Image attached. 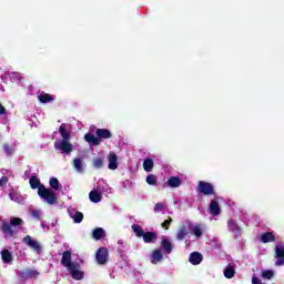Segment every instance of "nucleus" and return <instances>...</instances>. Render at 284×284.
Returning <instances> with one entry per match:
<instances>
[{
	"instance_id": "1",
	"label": "nucleus",
	"mask_w": 284,
	"mask_h": 284,
	"mask_svg": "<svg viewBox=\"0 0 284 284\" xmlns=\"http://www.w3.org/2000/svg\"><path fill=\"white\" fill-rule=\"evenodd\" d=\"M29 183L32 190L38 189V194L44 203H48L49 205H54V203H57V193L52 191V189H47L44 185H41V182H39L37 176H31Z\"/></svg>"
},
{
	"instance_id": "2",
	"label": "nucleus",
	"mask_w": 284,
	"mask_h": 284,
	"mask_svg": "<svg viewBox=\"0 0 284 284\" xmlns=\"http://www.w3.org/2000/svg\"><path fill=\"white\" fill-rule=\"evenodd\" d=\"M103 192L110 193L111 189L103 182V180H100L98 182V185L93 187V190L89 193V199L91 203H101V194Z\"/></svg>"
},
{
	"instance_id": "3",
	"label": "nucleus",
	"mask_w": 284,
	"mask_h": 284,
	"mask_svg": "<svg viewBox=\"0 0 284 284\" xmlns=\"http://www.w3.org/2000/svg\"><path fill=\"white\" fill-rule=\"evenodd\" d=\"M131 229L134 232L135 236H138L139 239H143L144 243H152V241L156 239V233L154 232L145 233V231H143V227H141V225L139 224H133Z\"/></svg>"
},
{
	"instance_id": "4",
	"label": "nucleus",
	"mask_w": 284,
	"mask_h": 284,
	"mask_svg": "<svg viewBox=\"0 0 284 284\" xmlns=\"http://www.w3.org/2000/svg\"><path fill=\"white\" fill-rule=\"evenodd\" d=\"M22 220L19 217H13L10 221V224L8 222H3L2 224V232L7 239H10L14 236V230L18 227V225H21Z\"/></svg>"
},
{
	"instance_id": "5",
	"label": "nucleus",
	"mask_w": 284,
	"mask_h": 284,
	"mask_svg": "<svg viewBox=\"0 0 284 284\" xmlns=\"http://www.w3.org/2000/svg\"><path fill=\"white\" fill-rule=\"evenodd\" d=\"M54 148L62 154H72V150H74V146L72 143H70V140H55Z\"/></svg>"
},
{
	"instance_id": "6",
	"label": "nucleus",
	"mask_w": 284,
	"mask_h": 284,
	"mask_svg": "<svg viewBox=\"0 0 284 284\" xmlns=\"http://www.w3.org/2000/svg\"><path fill=\"white\" fill-rule=\"evenodd\" d=\"M71 278H74V281H82L83 276H85V273L81 271V265L79 263L73 264L71 267L68 268Z\"/></svg>"
},
{
	"instance_id": "7",
	"label": "nucleus",
	"mask_w": 284,
	"mask_h": 284,
	"mask_svg": "<svg viewBox=\"0 0 284 284\" xmlns=\"http://www.w3.org/2000/svg\"><path fill=\"white\" fill-rule=\"evenodd\" d=\"M22 241L26 245H28V247L33 250V252H37L38 254L41 253V244L39 243V241L32 239V236L27 235L23 237Z\"/></svg>"
},
{
	"instance_id": "8",
	"label": "nucleus",
	"mask_w": 284,
	"mask_h": 284,
	"mask_svg": "<svg viewBox=\"0 0 284 284\" xmlns=\"http://www.w3.org/2000/svg\"><path fill=\"white\" fill-rule=\"evenodd\" d=\"M110 254L105 247H100L95 254V261L99 265H105L108 263Z\"/></svg>"
},
{
	"instance_id": "9",
	"label": "nucleus",
	"mask_w": 284,
	"mask_h": 284,
	"mask_svg": "<svg viewBox=\"0 0 284 284\" xmlns=\"http://www.w3.org/2000/svg\"><path fill=\"white\" fill-rule=\"evenodd\" d=\"M197 187L201 194H204L205 196L214 194V186L205 181H200Z\"/></svg>"
},
{
	"instance_id": "10",
	"label": "nucleus",
	"mask_w": 284,
	"mask_h": 284,
	"mask_svg": "<svg viewBox=\"0 0 284 284\" xmlns=\"http://www.w3.org/2000/svg\"><path fill=\"white\" fill-rule=\"evenodd\" d=\"M275 258H277V260L275 261V265H276L277 267H281V266L284 265V246L281 245V244H277V245L275 246Z\"/></svg>"
},
{
	"instance_id": "11",
	"label": "nucleus",
	"mask_w": 284,
	"mask_h": 284,
	"mask_svg": "<svg viewBox=\"0 0 284 284\" xmlns=\"http://www.w3.org/2000/svg\"><path fill=\"white\" fill-rule=\"evenodd\" d=\"M61 263L64 267H67V270H70L71 266L77 265V262H72V254L70 251H65L62 254Z\"/></svg>"
},
{
	"instance_id": "12",
	"label": "nucleus",
	"mask_w": 284,
	"mask_h": 284,
	"mask_svg": "<svg viewBox=\"0 0 284 284\" xmlns=\"http://www.w3.org/2000/svg\"><path fill=\"white\" fill-rule=\"evenodd\" d=\"M108 161H109V170H116L119 168V158L116 156V153L111 152L108 155Z\"/></svg>"
},
{
	"instance_id": "13",
	"label": "nucleus",
	"mask_w": 284,
	"mask_h": 284,
	"mask_svg": "<svg viewBox=\"0 0 284 284\" xmlns=\"http://www.w3.org/2000/svg\"><path fill=\"white\" fill-rule=\"evenodd\" d=\"M192 234L195 235L196 239H201L203 236V233L205 232V225L204 224H193L190 227Z\"/></svg>"
},
{
	"instance_id": "14",
	"label": "nucleus",
	"mask_w": 284,
	"mask_h": 284,
	"mask_svg": "<svg viewBox=\"0 0 284 284\" xmlns=\"http://www.w3.org/2000/svg\"><path fill=\"white\" fill-rule=\"evenodd\" d=\"M73 168L75 172L79 174H83L85 172V162H83V159L81 158H75L73 160Z\"/></svg>"
},
{
	"instance_id": "15",
	"label": "nucleus",
	"mask_w": 284,
	"mask_h": 284,
	"mask_svg": "<svg viewBox=\"0 0 284 284\" xmlns=\"http://www.w3.org/2000/svg\"><path fill=\"white\" fill-rule=\"evenodd\" d=\"M59 132L62 139L60 141H70V125L61 124L59 128Z\"/></svg>"
},
{
	"instance_id": "16",
	"label": "nucleus",
	"mask_w": 284,
	"mask_h": 284,
	"mask_svg": "<svg viewBox=\"0 0 284 284\" xmlns=\"http://www.w3.org/2000/svg\"><path fill=\"white\" fill-rule=\"evenodd\" d=\"M227 230L234 236H239L241 234V227H239V224H236V222H234V220H229L227 221Z\"/></svg>"
},
{
	"instance_id": "17",
	"label": "nucleus",
	"mask_w": 284,
	"mask_h": 284,
	"mask_svg": "<svg viewBox=\"0 0 284 284\" xmlns=\"http://www.w3.org/2000/svg\"><path fill=\"white\" fill-rule=\"evenodd\" d=\"M84 141H87L89 145H101V139H99L98 135H94L92 133H87L84 135Z\"/></svg>"
},
{
	"instance_id": "18",
	"label": "nucleus",
	"mask_w": 284,
	"mask_h": 284,
	"mask_svg": "<svg viewBox=\"0 0 284 284\" xmlns=\"http://www.w3.org/2000/svg\"><path fill=\"white\" fill-rule=\"evenodd\" d=\"M189 261L192 265H201L203 261V255L199 252H193L190 254Z\"/></svg>"
},
{
	"instance_id": "19",
	"label": "nucleus",
	"mask_w": 284,
	"mask_h": 284,
	"mask_svg": "<svg viewBox=\"0 0 284 284\" xmlns=\"http://www.w3.org/2000/svg\"><path fill=\"white\" fill-rule=\"evenodd\" d=\"M161 261H163V252L158 248L151 254V263L152 265H158Z\"/></svg>"
},
{
	"instance_id": "20",
	"label": "nucleus",
	"mask_w": 284,
	"mask_h": 284,
	"mask_svg": "<svg viewBox=\"0 0 284 284\" xmlns=\"http://www.w3.org/2000/svg\"><path fill=\"white\" fill-rule=\"evenodd\" d=\"M68 212L70 217L74 221V223H81V221H83V213L74 209H69Z\"/></svg>"
},
{
	"instance_id": "21",
	"label": "nucleus",
	"mask_w": 284,
	"mask_h": 284,
	"mask_svg": "<svg viewBox=\"0 0 284 284\" xmlns=\"http://www.w3.org/2000/svg\"><path fill=\"white\" fill-rule=\"evenodd\" d=\"M223 274L225 278H234V276L236 275V267L232 264H229L224 267Z\"/></svg>"
},
{
	"instance_id": "22",
	"label": "nucleus",
	"mask_w": 284,
	"mask_h": 284,
	"mask_svg": "<svg viewBox=\"0 0 284 284\" xmlns=\"http://www.w3.org/2000/svg\"><path fill=\"white\" fill-rule=\"evenodd\" d=\"M166 185L170 187H181V185H183V180L179 176H171L168 180Z\"/></svg>"
},
{
	"instance_id": "23",
	"label": "nucleus",
	"mask_w": 284,
	"mask_h": 284,
	"mask_svg": "<svg viewBox=\"0 0 284 284\" xmlns=\"http://www.w3.org/2000/svg\"><path fill=\"white\" fill-rule=\"evenodd\" d=\"M260 241L262 243H274V241H276V236L273 232H266L260 236Z\"/></svg>"
},
{
	"instance_id": "24",
	"label": "nucleus",
	"mask_w": 284,
	"mask_h": 284,
	"mask_svg": "<svg viewBox=\"0 0 284 284\" xmlns=\"http://www.w3.org/2000/svg\"><path fill=\"white\" fill-rule=\"evenodd\" d=\"M38 101H40V103H52V101H54V95L41 92L38 94Z\"/></svg>"
},
{
	"instance_id": "25",
	"label": "nucleus",
	"mask_w": 284,
	"mask_h": 284,
	"mask_svg": "<svg viewBox=\"0 0 284 284\" xmlns=\"http://www.w3.org/2000/svg\"><path fill=\"white\" fill-rule=\"evenodd\" d=\"M209 212L213 216H219V214H221V207L219 206V202L212 201L209 206Z\"/></svg>"
},
{
	"instance_id": "26",
	"label": "nucleus",
	"mask_w": 284,
	"mask_h": 284,
	"mask_svg": "<svg viewBox=\"0 0 284 284\" xmlns=\"http://www.w3.org/2000/svg\"><path fill=\"white\" fill-rule=\"evenodd\" d=\"M187 234H190V226H185V225L181 226L176 233L178 241H183V239H185Z\"/></svg>"
},
{
	"instance_id": "27",
	"label": "nucleus",
	"mask_w": 284,
	"mask_h": 284,
	"mask_svg": "<svg viewBox=\"0 0 284 284\" xmlns=\"http://www.w3.org/2000/svg\"><path fill=\"white\" fill-rule=\"evenodd\" d=\"M95 134L99 139H112V133L108 129H98Z\"/></svg>"
},
{
	"instance_id": "28",
	"label": "nucleus",
	"mask_w": 284,
	"mask_h": 284,
	"mask_svg": "<svg viewBox=\"0 0 284 284\" xmlns=\"http://www.w3.org/2000/svg\"><path fill=\"white\" fill-rule=\"evenodd\" d=\"M161 246L166 252V254H170L172 252V242L168 240L166 237L162 239Z\"/></svg>"
},
{
	"instance_id": "29",
	"label": "nucleus",
	"mask_w": 284,
	"mask_h": 284,
	"mask_svg": "<svg viewBox=\"0 0 284 284\" xmlns=\"http://www.w3.org/2000/svg\"><path fill=\"white\" fill-rule=\"evenodd\" d=\"M261 276L264 278V281H272V278L275 276V272L274 270H263Z\"/></svg>"
},
{
	"instance_id": "30",
	"label": "nucleus",
	"mask_w": 284,
	"mask_h": 284,
	"mask_svg": "<svg viewBox=\"0 0 284 284\" xmlns=\"http://www.w3.org/2000/svg\"><path fill=\"white\" fill-rule=\"evenodd\" d=\"M1 257H2L3 263H12V261H13L12 253H10V251H8V250H2Z\"/></svg>"
},
{
	"instance_id": "31",
	"label": "nucleus",
	"mask_w": 284,
	"mask_h": 284,
	"mask_svg": "<svg viewBox=\"0 0 284 284\" xmlns=\"http://www.w3.org/2000/svg\"><path fill=\"white\" fill-rule=\"evenodd\" d=\"M9 196L14 203H23L26 201V197L19 193H10Z\"/></svg>"
},
{
	"instance_id": "32",
	"label": "nucleus",
	"mask_w": 284,
	"mask_h": 284,
	"mask_svg": "<svg viewBox=\"0 0 284 284\" xmlns=\"http://www.w3.org/2000/svg\"><path fill=\"white\" fill-rule=\"evenodd\" d=\"M154 168V161L152 159H145L143 162V169L145 172H152V169Z\"/></svg>"
},
{
	"instance_id": "33",
	"label": "nucleus",
	"mask_w": 284,
	"mask_h": 284,
	"mask_svg": "<svg viewBox=\"0 0 284 284\" xmlns=\"http://www.w3.org/2000/svg\"><path fill=\"white\" fill-rule=\"evenodd\" d=\"M103 234H105V231L103 229H101V227H98V229L93 230V232H92V236L97 241L101 240Z\"/></svg>"
},
{
	"instance_id": "34",
	"label": "nucleus",
	"mask_w": 284,
	"mask_h": 284,
	"mask_svg": "<svg viewBox=\"0 0 284 284\" xmlns=\"http://www.w3.org/2000/svg\"><path fill=\"white\" fill-rule=\"evenodd\" d=\"M93 168H95V170H101V168H103V159L95 158L93 160Z\"/></svg>"
},
{
	"instance_id": "35",
	"label": "nucleus",
	"mask_w": 284,
	"mask_h": 284,
	"mask_svg": "<svg viewBox=\"0 0 284 284\" xmlns=\"http://www.w3.org/2000/svg\"><path fill=\"white\" fill-rule=\"evenodd\" d=\"M49 183L52 190H59V180L57 178H51Z\"/></svg>"
},
{
	"instance_id": "36",
	"label": "nucleus",
	"mask_w": 284,
	"mask_h": 284,
	"mask_svg": "<svg viewBox=\"0 0 284 284\" xmlns=\"http://www.w3.org/2000/svg\"><path fill=\"white\" fill-rule=\"evenodd\" d=\"M146 183L149 185H156V176L153 174H150L146 176Z\"/></svg>"
},
{
	"instance_id": "37",
	"label": "nucleus",
	"mask_w": 284,
	"mask_h": 284,
	"mask_svg": "<svg viewBox=\"0 0 284 284\" xmlns=\"http://www.w3.org/2000/svg\"><path fill=\"white\" fill-rule=\"evenodd\" d=\"M164 207H165V204L156 203L155 207H154V212H156L159 214L160 212H163Z\"/></svg>"
},
{
	"instance_id": "38",
	"label": "nucleus",
	"mask_w": 284,
	"mask_h": 284,
	"mask_svg": "<svg viewBox=\"0 0 284 284\" xmlns=\"http://www.w3.org/2000/svg\"><path fill=\"white\" fill-rule=\"evenodd\" d=\"M3 151L6 152V154H14V149H12V146L8 144L3 145Z\"/></svg>"
},
{
	"instance_id": "39",
	"label": "nucleus",
	"mask_w": 284,
	"mask_h": 284,
	"mask_svg": "<svg viewBox=\"0 0 284 284\" xmlns=\"http://www.w3.org/2000/svg\"><path fill=\"white\" fill-rule=\"evenodd\" d=\"M172 223V217H169L168 220H165L163 223H162V227L164 230H168L170 227V224Z\"/></svg>"
},
{
	"instance_id": "40",
	"label": "nucleus",
	"mask_w": 284,
	"mask_h": 284,
	"mask_svg": "<svg viewBox=\"0 0 284 284\" xmlns=\"http://www.w3.org/2000/svg\"><path fill=\"white\" fill-rule=\"evenodd\" d=\"M8 183V176H2L0 179V187H3Z\"/></svg>"
},
{
	"instance_id": "41",
	"label": "nucleus",
	"mask_w": 284,
	"mask_h": 284,
	"mask_svg": "<svg viewBox=\"0 0 284 284\" xmlns=\"http://www.w3.org/2000/svg\"><path fill=\"white\" fill-rule=\"evenodd\" d=\"M32 217H33V219H38V220H41V211H33V212H32Z\"/></svg>"
},
{
	"instance_id": "42",
	"label": "nucleus",
	"mask_w": 284,
	"mask_h": 284,
	"mask_svg": "<svg viewBox=\"0 0 284 284\" xmlns=\"http://www.w3.org/2000/svg\"><path fill=\"white\" fill-rule=\"evenodd\" d=\"M252 284H263V282L258 277H253L252 278Z\"/></svg>"
},
{
	"instance_id": "43",
	"label": "nucleus",
	"mask_w": 284,
	"mask_h": 284,
	"mask_svg": "<svg viewBox=\"0 0 284 284\" xmlns=\"http://www.w3.org/2000/svg\"><path fill=\"white\" fill-rule=\"evenodd\" d=\"M0 114H6V108H3V105L0 104Z\"/></svg>"
},
{
	"instance_id": "44",
	"label": "nucleus",
	"mask_w": 284,
	"mask_h": 284,
	"mask_svg": "<svg viewBox=\"0 0 284 284\" xmlns=\"http://www.w3.org/2000/svg\"><path fill=\"white\" fill-rule=\"evenodd\" d=\"M16 78L19 79V73H16Z\"/></svg>"
},
{
	"instance_id": "45",
	"label": "nucleus",
	"mask_w": 284,
	"mask_h": 284,
	"mask_svg": "<svg viewBox=\"0 0 284 284\" xmlns=\"http://www.w3.org/2000/svg\"><path fill=\"white\" fill-rule=\"evenodd\" d=\"M29 276H32V271L29 272Z\"/></svg>"
},
{
	"instance_id": "46",
	"label": "nucleus",
	"mask_w": 284,
	"mask_h": 284,
	"mask_svg": "<svg viewBox=\"0 0 284 284\" xmlns=\"http://www.w3.org/2000/svg\"><path fill=\"white\" fill-rule=\"evenodd\" d=\"M41 226H42V227H45V224H44V223H42V224H41Z\"/></svg>"
}]
</instances>
